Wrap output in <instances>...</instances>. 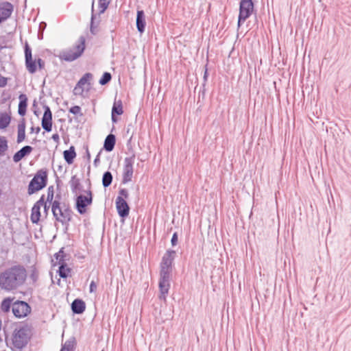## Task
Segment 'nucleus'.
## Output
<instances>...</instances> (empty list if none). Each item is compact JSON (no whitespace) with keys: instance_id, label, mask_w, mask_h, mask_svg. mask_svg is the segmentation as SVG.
Wrapping results in <instances>:
<instances>
[{"instance_id":"1","label":"nucleus","mask_w":351,"mask_h":351,"mask_svg":"<svg viewBox=\"0 0 351 351\" xmlns=\"http://www.w3.org/2000/svg\"><path fill=\"white\" fill-rule=\"evenodd\" d=\"M27 278V271L22 265H14L0 274V288L14 291L22 287Z\"/></svg>"},{"instance_id":"2","label":"nucleus","mask_w":351,"mask_h":351,"mask_svg":"<svg viewBox=\"0 0 351 351\" xmlns=\"http://www.w3.org/2000/svg\"><path fill=\"white\" fill-rule=\"evenodd\" d=\"M51 211L56 220L60 222L67 229L73 214L69 205L64 202L59 204L58 201H53Z\"/></svg>"},{"instance_id":"3","label":"nucleus","mask_w":351,"mask_h":351,"mask_svg":"<svg viewBox=\"0 0 351 351\" xmlns=\"http://www.w3.org/2000/svg\"><path fill=\"white\" fill-rule=\"evenodd\" d=\"M86 39L82 36L70 48L62 50L59 55L62 60L72 62L80 58L85 49Z\"/></svg>"},{"instance_id":"4","label":"nucleus","mask_w":351,"mask_h":351,"mask_svg":"<svg viewBox=\"0 0 351 351\" xmlns=\"http://www.w3.org/2000/svg\"><path fill=\"white\" fill-rule=\"evenodd\" d=\"M47 171L44 169L38 170L29 183L27 193L31 195L42 190L47 184Z\"/></svg>"},{"instance_id":"5","label":"nucleus","mask_w":351,"mask_h":351,"mask_svg":"<svg viewBox=\"0 0 351 351\" xmlns=\"http://www.w3.org/2000/svg\"><path fill=\"white\" fill-rule=\"evenodd\" d=\"M29 338L28 329L26 327L15 328L12 338L14 351H21L27 346Z\"/></svg>"},{"instance_id":"6","label":"nucleus","mask_w":351,"mask_h":351,"mask_svg":"<svg viewBox=\"0 0 351 351\" xmlns=\"http://www.w3.org/2000/svg\"><path fill=\"white\" fill-rule=\"evenodd\" d=\"M171 273V271L170 270L160 269L158 282L160 295L158 298L160 300L166 301V298L170 288Z\"/></svg>"},{"instance_id":"7","label":"nucleus","mask_w":351,"mask_h":351,"mask_svg":"<svg viewBox=\"0 0 351 351\" xmlns=\"http://www.w3.org/2000/svg\"><path fill=\"white\" fill-rule=\"evenodd\" d=\"M25 58L26 68L30 73H34L36 71V63L40 69L45 67V62L41 58L33 60L32 49L27 43L25 45Z\"/></svg>"},{"instance_id":"8","label":"nucleus","mask_w":351,"mask_h":351,"mask_svg":"<svg viewBox=\"0 0 351 351\" xmlns=\"http://www.w3.org/2000/svg\"><path fill=\"white\" fill-rule=\"evenodd\" d=\"M254 2L252 0H241L237 25L239 27L252 14Z\"/></svg>"},{"instance_id":"9","label":"nucleus","mask_w":351,"mask_h":351,"mask_svg":"<svg viewBox=\"0 0 351 351\" xmlns=\"http://www.w3.org/2000/svg\"><path fill=\"white\" fill-rule=\"evenodd\" d=\"M134 154H133L131 156L125 158L124 159L123 178L121 181V182L124 184L130 182L132 180L134 173L133 165L134 162Z\"/></svg>"},{"instance_id":"10","label":"nucleus","mask_w":351,"mask_h":351,"mask_svg":"<svg viewBox=\"0 0 351 351\" xmlns=\"http://www.w3.org/2000/svg\"><path fill=\"white\" fill-rule=\"evenodd\" d=\"M87 196L80 195L77 197L75 201V207L80 215L86 212V207L93 202V195L90 189L86 191Z\"/></svg>"},{"instance_id":"11","label":"nucleus","mask_w":351,"mask_h":351,"mask_svg":"<svg viewBox=\"0 0 351 351\" xmlns=\"http://www.w3.org/2000/svg\"><path fill=\"white\" fill-rule=\"evenodd\" d=\"M30 312L31 307L25 301L16 300L12 304V313L16 317H25Z\"/></svg>"},{"instance_id":"12","label":"nucleus","mask_w":351,"mask_h":351,"mask_svg":"<svg viewBox=\"0 0 351 351\" xmlns=\"http://www.w3.org/2000/svg\"><path fill=\"white\" fill-rule=\"evenodd\" d=\"M176 251L168 250L162 258L160 269L172 271V265L175 259Z\"/></svg>"},{"instance_id":"13","label":"nucleus","mask_w":351,"mask_h":351,"mask_svg":"<svg viewBox=\"0 0 351 351\" xmlns=\"http://www.w3.org/2000/svg\"><path fill=\"white\" fill-rule=\"evenodd\" d=\"M44 114L41 121L42 128L47 132L52 130V112L47 105H43Z\"/></svg>"},{"instance_id":"14","label":"nucleus","mask_w":351,"mask_h":351,"mask_svg":"<svg viewBox=\"0 0 351 351\" xmlns=\"http://www.w3.org/2000/svg\"><path fill=\"white\" fill-rule=\"evenodd\" d=\"M115 203L119 215L122 218L128 217L130 213V207L123 197L117 196Z\"/></svg>"},{"instance_id":"15","label":"nucleus","mask_w":351,"mask_h":351,"mask_svg":"<svg viewBox=\"0 0 351 351\" xmlns=\"http://www.w3.org/2000/svg\"><path fill=\"white\" fill-rule=\"evenodd\" d=\"M101 19L100 16H98L97 17L96 14H94V8L93 4L92 5V14L90 19V32L93 36L97 35L100 31V25Z\"/></svg>"},{"instance_id":"16","label":"nucleus","mask_w":351,"mask_h":351,"mask_svg":"<svg viewBox=\"0 0 351 351\" xmlns=\"http://www.w3.org/2000/svg\"><path fill=\"white\" fill-rule=\"evenodd\" d=\"M13 12L12 3L5 1L0 3V18L4 21L7 20Z\"/></svg>"},{"instance_id":"17","label":"nucleus","mask_w":351,"mask_h":351,"mask_svg":"<svg viewBox=\"0 0 351 351\" xmlns=\"http://www.w3.org/2000/svg\"><path fill=\"white\" fill-rule=\"evenodd\" d=\"M136 25L139 33L143 34L145 32L146 21L143 10H137Z\"/></svg>"},{"instance_id":"18","label":"nucleus","mask_w":351,"mask_h":351,"mask_svg":"<svg viewBox=\"0 0 351 351\" xmlns=\"http://www.w3.org/2000/svg\"><path fill=\"white\" fill-rule=\"evenodd\" d=\"M33 150V147L29 145H25L20 150L16 152L13 156V161L14 162H19L24 157L28 156Z\"/></svg>"},{"instance_id":"19","label":"nucleus","mask_w":351,"mask_h":351,"mask_svg":"<svg viewBox=\"0 0 351 351\" xmlns=\"http://www.w3.org/2000/svg\"><path fill=\"white\" fill-rule=\"evenodd\" d=\"M86 304L82 299H75L71 303V310L74 314L80 315L84 312Z\"/></svg>"},{"instance_id":"20","label":"nucleus","mask_w":351,"mask_h":351,"mask_svg":"<svg viewBox=\"0 0 351 351\" xmlns=\"http://www.w3.org/2000/svg\"><path fill=\"white\" fill-rule=\"evenodd\" d=\"M123 112L121 100L114 101L111 113V119L113 123L117 121L116 115H121Z\"/></svg>"},{"instance_id":"21","label":"nucleus","mask_w":351,"mask_h":351,"mask_svg":"<svg viewBox=\"0 0 351 351\" xmlns=\"http://www.w3.org/2000/svg\"><path fill=\"white\" fill-rule=\"evenodd\" d=\"M19 104L18 108V113L20 116L25 115L27 107V97L25 94H21L19 97Z\"/></svg>"},{"instance_id":"22","label":"nucleus","mask_w":351,"mask_h":351,"mask_svg":"<svg viewBox=\"0 0 351 351\" xmlns=\"http://www.w3.org/2000/svg\"><path fill=\"white\" fill-rule=\"evenodd\" d=\"M116 143V136L112 134H108L104 141V149L106 152H111L114 149Z\"/></svg>"},{"instance_id":"23","label":"nucleus","mask_w":351,"mask_h":351,"mask_svg":"<svg viewBox=\"0 0 351 351\" xmlns=\"http://www.w3.org/2000/svg\"><path fill=\"white\" fill-rule=\"evenodd\" d=\"M17 143H21L25 138V120L22 119L17 127Z\"/></svg>"},{"instance_id":"24","label":"nucleus","mask_w":351,"mask_h":351,"mask_svg":"<svg viewBox=\"0 0 351 351\" xmlns=\"http://www.w3.org/2000/svg\"><path fill=\"white\" fill-rule=\"evenodd\" d=\"M63 156L64 160L71 165L73 162L75 158L76 157V152L74 146L71 145L69 149L63 152Z\"/></svg>"},{"instance_id":"25","label":"nucleus","mask_w":351,"mask_h":351,"mask_svg":"<svg viewBox=\"0 0 351 351\" xmlns=\"http://www.w3.org/2000/svg\"><path fill=\"white\" fill-rule=\"evenodd\" d=\"M13 298H6L3 300L1 304V309L4 313H8L10 311V308H12L13 304Z\"/></svg>"},{"instance_id":"26","label":"nucleus","mask_w":351,"mask_h":351,"mask_svg":"<svg viewBox=\"0 0 351 351\" xmlns=\"http://www.w3.org/2000/svg\"><path fill=\"white\" fill-rule=\"evenodd\" d=\"M70 185L73 193H76L77 191L81 190L80 180L77 178L75 175L71 177L70 180Z\"/></svg>"},{"instance_id":"27","label":"nucleus","mask_w":351,"mask_h":351,"mask_svg":"<svg viewBox=\"0 0 351 351\" xmlns=\"http://www.w3.org/2000/svg\"><path fill=\"white\" fill-rule=\"evenodd\" d=\"M39 208L37 206H33L32 208V213L30 216L31 221L33 223H37L40 217V211Z\"/></svg>"},{"instance_id":"28","label":"nucleus","mask_w":351,"mask_h":351,"mask_svg":"<svg viewBox=\"0 0 351 351\" xmlns=\"http://www.w3.org/2000/svg\"><path fill=\"white\" fill-rule=\"evenodd\" d=\"M70 271L71 269L66 267V263H60V267L58 272L60 278H66Z\"/></svg>"},{"instance_id":"29","label":"nucleus","mask_w":351,"mask_h":351,"mask_svg":"<svg viewBox=\"0 0 351 351\" xmlns=\"http://www.w3.org/2000/svg\"><path fill=\"white\" fill-rule=\"evenodd\" d=\"M92 77L93 75L90 73H85L78 81L74 90H77L78 88H82V86L87 83Z\"/></svg>"},{"instance_id":"30","label":"nucleus","mask_w":351,"mask_h":351,"mask_svg":"<svg viewBox=\"0 0 351 351\" xmlns=\"http://www.w3.org/2000/svg\"><path fill=\"white\" fill-rule=\"evenodd\" d=\"M112 178H113L112 175L110 171H107L104 172V173L103 174V176H102L103 186L105 188L109 186L112 184Z\"/></svg>"},{"instance_id":"31","label":"nucleus","mask_w":351,"mask_h":351,"mask_svg":"<svg viewBox=\"0 0 351 351\" xmlns=\"http://www.w3.org/2000/svg\"><path fill=\"white\" fill-rule=\"evenodd\" d=\"M10 117L6 114L3 113L0 114V129L7 128L10 123Z\"/></svg>"},{"instance_id":"32","label":"nucleus","mask_w":351,"mask_h":351,"mask_svg":"<svg viewBox=\"0 0 351 351\" xmlns=\"http://www.w3.org/2000/svg\"><path fill=\"white\" fill-rule=\"evenodd\" d=\"M75 343V341L74 338L72 339H69L66 341L61 350H63V351H73L74 349Z\"/></svg>"},{"instance_id":"33","label":"nucleus","mask_w":351,"mask_h":351,"mask_svg":"<svg viewBox=\"0 0 351 351\" xmlns=\"http://www.w3.org/2000/svg\"><path fill=\"white\" fill-rule=\"evenodd\" d=\"M8 148V141L5 137H0V156L4 155Z\"/></svg>"},{"instance_id":"34","label":"nucleus","mask_w":351,"mask_h":351,"mask_svg":"<svg viewBox=\"0 0 351 351\" xmlns=\"http://www.w3.org/2000/svg\"><path fill=\"white\" fill-rule=\"evenodd\" d=\"M112 79V75L110 73L108 72H104L101 76V77L100 78L99 82L101 85H106L107 84L108 82H110V81Z\"/></svg>"},{"instance_id":"35","label":"nucleus","mask_w":351,"mask_h":351,"mask_svg":"<svg viewBox=\"0 0 351 351\" xmlns=\"http://www.w3.org/2000/svg\"><path fill=\"white\" fill-rule=\"evenodd\" d=\"M54 196V189L53 186H50L47 189V202H48L50 204L52 205L53 199Z\"/></svg>"},{"instance_id":"36","label":"nucleus","mask_w":351,"mask_h":351,"mask_svg":"<svg viewBox=\"0 0 351 351\" xmlns=\"http://www.w3.org/2000/svg\"><path fill=\"white\" fill-rule=\"evenodd\" d=\"M54 256L59 264L61 263H65L64 259V247H62L58 252L56 253Z\"/></svg>"},{"instance_id":"37","label":"nucleus","mask_w":351,"mask_h":351,"mask_svg":"<svg viewBox=\"0 0 351 351\" xmlns=\"http://www.w3.org/2000/svg\"><path fill=\"white\" fill-rule=\"evenodd\" d=\"M110 3V2L99 1V12L98 16H100V14H103L106 10Z\"/></svg>"},{"instance_id":"38","label":"nucleus","mask_w":351,"mask_h":351,"mask_svg":"<svg viewBox=\"0 0 351 351\" xmlns=\"http://www.w3.org/2000/svg\"><path fill=\"white\" fill-rule=\"evenodd\" d=\"M70 113H72L73 114L80 116H82L83 114L81 112V108L79 106H74L69 108V110Z\"/></svg>"},{"instance_id":"39","label":"nucleus","mask_w":351,"mask_h":351,"mask_svg":"<svg viewBox=\"0 0 351 351\" xmlns=\"http://www.w3.org/2000/svg\"><path fill=\"white\" fill-rule=\"evenodd\" d=\"M48 202L45 200V195H43L40 199L34 204V206H37L38 208H40L42 206H44L45 204H47Z\"/></svg>"},{"instance_id":"40","label":"nucleus","mask_w":351,"mask_h":351,"mask_svg":"<svg viewBox=\"0 0 351 351\" xmlns=\"http://www.w3.org/2000/svg\"><path fill=\"white\" fill-rule=\"evenodd\" d=\"M48 202L45 200V195H43L40 199L34 204V206H37L38 208H40L42 206H44L45 204H47Z\"/></svg>"},{"instance_id":"41","label":"nucleus","mask_w":351,"mask_h":351,"mask_svg":"<svg viewBox=\"0 0 351 351\" xmlns=\"http://www.w3.org/2000/svg\"><path fill=\"white\" fill-rule=\"evenodd\" d=\"M119 196L123 197V198H128L129 196L128 191L126 189H121L119 191Z\"/></svg>"},{"instance_id":"42","label":"nucleus","mask_w":351,"mask_h":351,"mask_svg":"<svg viewBox=\"0 0 351 351\" xmlns=\"http://www.w3.org/2000/svg\"><path fill=\"white\" fill-rule=\"evenodd\" d=\"M8 79L0 75V87H4L6 86Z\"/></svg>"},{"instance_id":"43","label":"nucleus","mask_w":351,"mask_h":351,"mask_svg":"<svg viewBox=\"0 0 351 351\" xmlns=\"http://www.w3.org/2000/svg\"><path fill=\"white\" fill-rule=\"evenodd\" d=\"M90 292H95L97 289V285L94 281H91L89 287Z\"/></svg>"},{"instance_id":"44","label":"nucleus","mask_w":351,"mask_h":351,"mask_svg":"<svg viewBox=\"0 0 351 351\" xmlns=\"http://www.w3.org/2000/svg\"><path fill=\"white\" fill-rule=\"evenodd\" d=\"M208 76V69H207V68L206 67V69H205V71H204V77H203L204 83H203L202 86H203L204 87H205V86H206V81H207Z\"/></svg>"},{"instance_id":"45","label":"nucleus","mask_w":351,"mask_h":351,"mask_svg":"<svg viewBox=\"0 0 351 351\" xmlns=\"http://www.w3.org/2000/svg\"><path fill=\"white\" fill-rule=\"evenodd\" d=\"M51 138L53 141H54L56 143H58L60 141V136L58 134H53L51 136Z\"/></svg>"},{"instance_id":"46","label":"nucleus","mask_w":351,"mask_h":351,"mask_svg":"<svg viewBox=\"0 0 351 351\" xmlns=\"http://www.w3.org/2000/svg\"><path fill=\"white\" fill-rule=\"evenodd\" d=\"M30 131H31V132H32H32H35V133H36V134H38V133L40 132V127H38H38H36V128L32 127V128H30Z\"/></svg>"},{"instance_id":"47","label":"nucleus","mask_w":351,"mask_h":351,"mask_svg":"<svg viewBox=\"0 0 351 351\" xmlns=\"http://www.w3.org/2000/svg\"><path fill=\"white\" fill-rule=\"evenodd\" d=\"M62 199V195L60 193H57L55 196V199L53 201H58V202L59 204H62V202H60V200Z\"/></svg>"},{"instance_id":"48","label":"nucleus","mask_w":351,"mask_h":351,"mask_svg":"<svg viewBox=\"0 0 351 351\" xmlns=\"http://www.w3.org/2000/svg\"><path fill=\"white\" fill-rule=\"evenodd\" d=\"M178 234H177V232H174L172 235V237H171L170 241H178Z\"/></svg>"},{"instance_id":"49","label":"nucleus","mask_w":351,"mask_h":351,"mask_svg":"<svg viewBox=\"0 0 351 351\" xmlns=\"http://www.w3.org/2000/svg\"><path fill=\"white\" fill-rule=\"evenodd\" d=\"M85 148H86V156L87 159L89 160L90 159V152L88 151V146L86 145L85 147Z\"/></svg>"},{"instance_id":"50","label":"nucleus","mask_w":351,"mask_h":351,"mask_svg":"<svg viewBox=\"0 0 351 351\" xmlns=\"http://www.w3.org/2000/svg\"><path fill=\"white\" fill-rule=\"evenodd\" d=\"M99 154H100V153H99V154H97V156H96V158H95V160H94V165H95V166H97V163H99Z\"/></svg>"},{"instance_id":"51","label":"nucleus","mask_w":351,"mask_h":351,"mask_svg":"<svg viewBox=\"0 0 351 351\" xmlns=\"http://www.w3.org/2000/svg\"><path fill=\"white\" fill-rule=\"evenodd\" d=\"M44 206V210L45 213H47L48 210L49 209L50 206L47 205V204H45Z\"/></svg>"},{"instance_id":"52","label":"nucleus","mask_w":351,"mask_h":351,"mask_svg":"<svg viewBox=\"0 0 351 351\" xmlns=\"http://www.w3.org/2000/svg\"><path fill=\"white\" fill-rule=\"evenodd\" d=\"M202 88H203L202 90H200V91H199V96H200V93H202V95H203V96H204V94H205V88H204V87L203 86H202Z\"/></svg>"},{"instance_id":"53","label":"nucleus","mask_w":351,"mask_h":351,"mask_svg":"<svg viewBox=\"0 0 351 351\" xmlns=\"http://www.w3.org/2000/svg\"><path fill=\"white\" fill-rule=\"evenodd\" d=\"M42 25H44V27H45V26H46V23H45V22H42V23H40V28H41V27H42Z\"/></svg>"},{"instance_id":"54","label":"nucleus","mask_w":351,"mask_h":351,"mask_svg":"<svg viewBox=\"0 0 351 351\" xmlns=\"http://www.w3.org/2000/svg\"><path fill=\"white\" fill-rule=\"evenodd\" d=\"M111 0H98V1H106V2H110Z\"/></svg>"},{"instance_id":"55","label":"nucleus","mask_w":351,"mask_h":351,"mask_svg":"<svg viewBox=\"0 0 351 351\" xmlns=\"http://www.w3.org/2000/svg\"><path fill=\"white\" fill-rule=\"evenodd\" d=\"M9 98H10V97H8V99H9ZM6 100H7V98H4L3 99V102H5Z\"/></svg>"},{"instance_id":"56","label":"nucleus","mask_w":351,"mask_h":351,"mask_svg":"<svg viewBox=\"0 0 351 351\" xmlns=\"http://www.w3.org/2000/svg\"><path fill=\"white\" fill-rule=\"evenodd\" d=\"M171 244L173 246H175L177 244V243H171Z\"/></svg>"},{"instance_id":"57","label":"nucleus","mask_w":351,"mask_h":351,"mask_svg":"<svg viewBox=\"0 0 351 351\" xmlns=\"http://www.w3.org/2000/svg\"><path fill=\"white\" fill-rule=\"evenodd\" d=\"M3 21L0 18V23H2Z\"/></svg>"},{"instance_id":"58","label":"nucleus","mask_w":351,"mask_h":351,"mask_svg":"<svg viewBox=\"0 0 351 351\" xmlns=\"http://www.w3.org/2000/svg\"><path fill=\"white\" fill-rule=\"evenodd\" d=\"M60 351H63V350H61V349H60Z\"/></svg>"}]
</instances>
